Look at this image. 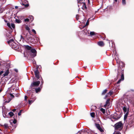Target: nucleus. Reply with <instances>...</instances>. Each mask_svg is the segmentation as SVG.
<instances>
[{"mask_svg": "<svg viewBox=\"0 0 134 134\" xmlns=\"http://www.w3.org/2000/svg\"><path fill=\"white\" fill-rule=\"evenodd\" d=\"M122 101V102H121L119 105H121V107L122 108L124 113H125L124 116V120H126L127 118L129 111V108L127 103L123 101Z\"/></svg>", "mask_w": 134, "mask_h": 134, "instance_id": "obj_1", "label": "nucleus"}, {"mask_svg": "<svg viewBox=\"0 0 134 134\" xmlns=\"http://www.w3.org/2000/svg\"><path fill=\"white\" fill-rule=\"evenodd\" d=\"M123 125L121 121H119L115 124L114 127L115 130L121 131L122 129Z\"/></svg>", "mask_w": 134, "mask_h": 134, "instance_id": "obj_2", "label": "nucleus"}, {"mask_svg": "<svg viewBox=\"0 0 134 134\" xmlns=\"http://www.w3.org/2000/svg\"><path fill=\"white\" fill-rule=\"evenodd\" d=\"M121 117V115L120 114H117V113H114L112 116L111 120L113 121H114L119 119Z\"/></svg>", "mask_w": 134, "mask_h": 134, "instance_id": "obj_3", "label": "nucleus"}, {"mask_svg": "<svg viewBox=\"0 0 134 134\" xmlns=\"http://www.w3.org/2000/svg\"><path fill=\"white\" fill-rule=\"evenodd\" d=\"M40 82V81H39L34 82L31 83L30 87H37L39 85Z\"/></svg>", "mask_w": 134, "mask_h": 134, "instance_id": "obj_4", "label": "nucleus"}, {"mask_svg": "<svg viewBox=\"0 0 134 134\" xmlns=\"http://www.w3.org/2000/svg\"><path fill=\"white\" fill-rule=\"evenodd\" d=\"M109 101L110 99H108L107 100L106 104L104 105V107L106 108H108L110 107Z\"/></svg>", "mask_w": 134, "mask_h": 134, "instance_id": "obj_5", "label": "nucleus"}, {"mask_svg": "<svg viewBox=\"0 0 134 134\" xmlns=\"http://www.w3.org/2000/svg\"><path fill=\"white\" fill-rule=\"evenodd\" d=\"M23 34L25 35V37L26 38L27 40L30 41L31 40H33H33L32 39V37L31 36V35H28V33H27L26 35H25L24 33H23Z\"/></svg>", "mask_w": 134, "mask_h": 134, "instance_id": "obj_6", "label": "nucleus"}, {"mask_svg": "<svg viewBox=\"0 0 134 134\" xmlns=\"http://www.w3.org/2000/svg\"><path fill=\"white\" fill-rule=\"evenodd\" d=\"M14 41V40L13 39H11L9 41H8V43L10 44L12 46V48L13 49H14L15 50L16 49L15 48V46L14 45H13L12 44H13V42Z\"/></svg>", "mask_w": 134, "mask_h": 134, "instance_id": "obj_7", "label": "nucleus"}, {"mask_svg": "<svg viewBox=\"0 0 134 134\" xmlns=\"http://www.w3.org/2000/svg\"><path fill=\"white\" fill-rule=\"evenodd\" d=\"M30 51L33 54L32 55V56L34 57L36 56V51L34 49H31Z\"/></svg>", "mask_w": 134, "mask_h": 134, "instance_id": "obj_8", "label": "nucleus"}, {"mask_svg": "<svg viewBox=\"0 0 134 134\" xmlns=\"http://www.w3.org/2000/svg\"><path fill=\"white\" fill-rule=\"evenodd\" d=\"M39 73L38 71L37 70H36L35 71V76L37 79H39L40 78Z\"/></svg>", "mask_w": 134, "mask_h": 134, "instance_id": "obj_9", "label": "nucleus"}, {"mask_svg": "<svg viewBox=\"0 0 134 134\" xmlns=\"http://www.w3.org/2000/svg\"><path fill=\"white\" fill-rule=\"evenodd\" d=\"M113 93V91H110L107 94L104 98L105 99H106V98L108 97L109 96H110Z\"/></svg>", "mask_w": 134, "mask_h": 134, "instance_id": "obj_10", "label": "nucleus"}, {"mask_svg": "<svg viewBox=\"0 0 134 134\" xmlns=\"http://www.w3.org/2000/svg\"><path fill=\"white\" fill-rule=\"evenodd\" d=\"M98 45L100 46H102L104 45V43L102 41H99L98 42Z\"/></svg>", "mask_w": 134, "mask_h": 134, "instance_id": "obj_11", "label": "nucleus"}, {"mask_svg": "<svg viewBox=\"0 0 134 134\" xmlns=\"http://www.w3.org/2000/svg\"><path fill=\"white\" fill-rule=\"evenodd\" d=\"M24 47L25 48L27 49L28 50H30L31 49V47L30 46L28 45H25Z\"/></svg>", "mask_w": 134, "mask_h": 134, "instance_id": "obj_12", "label": "nucleus"}, {"mask_svg": "<svg viewBox=\"0 0 134 134\" xmlns=\"http://www.w3.org/2000/svg\"><path fill=\"white\" fill-rule=\"evenodd\" d=\"M9 73V71L8 70H7V71L3 74V76H4L7 75Z\"/></svg>", "mask_w": 134, "mask_h": 134, "instance_id": "obj_13", "label": "nucleus"}, {"mask_svg": "<svg viewBox=\"0 0 134 134\" xmlns=\"http://www.w3.org/2000/svg\"><path fill=\"white\" fill-rule=\"evenodd\" d=\"M36 92V93H37L38 92L40 91L41 90V88L40 87H38V88H36L35 89Z\"/></svg>", "mask_w": 134, "mask_h": 134, "instance_id": "obj_14", "label": "nucleus"}, {"mask_svg": "<svg viewBox=\"0 0 134 134\" xmlns=\"http://www.w3.org/2000/svg\"><path fill=\"white\" fill-rule=\"evenodd\" d=\"M25 28V29L26 30H27L28 31V32L29 33L30 32V28L27 25H26Z\"/></svg>", "mask_w": 134, "mask_h": 134, "instance_id": "obj_15", "label": "nucleus"}, {"mask_svg": "<svg viewBox=\"0 0 134 134\" xmlns=\"http://www.w3.org/2000/svg\"><path fill=\"white\" fill-rule=\"evenodd\" d=\"M29 18H30V20L32 22L34 20L33 16L32 15H30Z\"/></svg>", "mask_w": 134, "mask_h": 134, "instance_id": "obj_16", "label": "nucleus"}, {"mask_svg": "<svg viewBox=\"0 0 134 134\" xmlns=\"http://www.w3.org/2000/svg\"><path fill=\"white\" fill-rule=\"evenodd\" d=\"M115 60L118 63L119 62L118 57H115Z\"/></svg>", "mask_w": 134, "mask_h": 134, "instance_id": "obj_17", "label": "nucleus"}, {"mask_svg": "<svg viewBox=\"0 0 134 134\" xmlns=\"http://www.w3.org/2000/svg\"><path fill=\"white\" fill-rule=\"evenodd\" d=\"M107 89H105V90H104L102 93V95L104 94L107 92Z\"/></svg>", "mask_w": 134, "mask_h": 134, "instance_id": "obj_18", "label": "nucleus"}, {"mask_svg": "<svg viewBox=\"0 0 134 134\" xmlns=\"http://www.w3.org/2000/svg\"><path fill=\"white\" fill-rule=\"evenodd\" d=\"M95 32H90V35L91 36H92L93 35H95Z\"/></svg>", "mask_w": 134, "mask_h": 134, "instance_id": "obj_19", "label": "nucleus"}, {"mask_svg": "<svg viewBox=\"0 0 134 134\" xmlns=\"http://www.w3.org/2000/svg\"><path fill=\"white\" fill-rule=\"evenodd\" d=\"M9 114L10 116V117H12L14 115L13 113L12 112H10L9 113Z\"/></svg>", "mask_w": 134, "mask_h": 134, "instance_id": "obj_20", "label": "nucleus"}, {"mask_svg": "<svg viewBox=\"0 0 134 134\" xmlns=\"http://www.w3.org/2000/svg\"><path fill=\"white\" fill-rule=\"evenodd\" d=\"M124 74H122L121 76V80H122V81L124 80Z\"/></svg>", "mask_w": 134, "mask_h": 134, "instance_id": "obj_21", "label": "nucleus"}, {"mask_svg": "<svg viewBox=\"0 0 134 134\" xmlns=\"http://www.w3.org/2000/svg\"><path fill=\"white\" fill-rule=\"evenodd\" d=\"M15 21L16 22L18 23H21V21L20 20L18 19H16L15 20Z\"/></svg>", "mask_w": 134, "mask_h": 134, "instance_id": "obj_22", "label": "nucleus"}, {"mask_svg": "<svg viewBox=\"0 0 134 134\" xmlns=\"http://www.w3.org/2000/svg\"><path fill=\"white\" fill-rule=\"evenodd\" d=\"M122 3L123 5H125L126 4L125 0H122Z\"/></svg>", "mask_w": 134, "mask_h": 134, "instance_id": "obj_23", "label": "nucleus"}, {"mask_svg": "<svg viewBox=\"0 0 134 134\" xmlns=\"http://www.w3.org/2000/svg\"><path fill=\"white\" fill-rule=\"evenodd\" d=\"M91 116L92 117H94L95 113H91L90 114Z\"/></svg>", "mask_w": 134, "mask_h": 134, "instance_id": "obj_24", "label": "nucleus"}, {"mask_svg": "<svg viewBox=\"0 0 134 134\" xmlns=\"http://www.w3.org/2000/svg\"><path fill=\"white\" fill-rule=\"evenodd\" d=\"M100 110L103 113H105V110L103 108H101L100 109Z\"/></svg>", "mask_w": 134, "mask_h": 134, "instance_id": "obj_25", "label": "nucleus"}, {"mask_svg": "<svg viewBox=\"0 0 134 134\" xmlns=\"http://www.w3.org/2000/svg\"><path fill=\"white\" fill-rule=\"evenodd\" d=\"M11 29H12V28L13 29L15 27V25H14V24H11Z\"/></svg>", "mask_w": 134, "mask_h": 134, "instance_id": "obj_26", "label": "nucleus"}, {"mask_svg": "<svg viewBox=\"0 0 134 134\" xmlns=\"http://www.w3.org/2000/svg\"><path fill=\"white\" fill-rule=\"evenodd\" d=\"M96 127L98 129H99V128L100 127V125L98 124H96Z\"/></svg>", "mask_w": 134, "mask_h": 134, "instance_id": "obj_27", "label": "nucleus"}, {"mask_svg": "<svg viewBox=\"0 0 134 134\" xmlns=\"http://www.w3.org/2000/svg\"><path fill=\"white\" fill-rule=\"evenodd\" d=\"M121 64V66H122L124 67V64L122 62H121L120 63V65Z\"/></svg>", "mask_w": 134, "mask_h": 134, "instance_id": "obj_28", "label": "nucleus"}, {"mask_svg": "<svg viewBox=\"0 0 134 134\" xmlns=\"http://www.w3.org/2000/svg\"><path fill=\"white\" fill-rule=\"evenodd\" d=\"M7 25L10 28H11V25H10V23H7Z\"/></svg>", "mask_w": 134, "mask_h": 134, "instance_id": "obj_29", "label": "nucleus"}, {"mask_svg": "<svg viewBox=\"0 0 134 134\" xmlns=\"http://www.w3.org/2000/svg\"><path fill=\"white\" fill-rule=\"evenodd\" d=\"M22 111V110H21L18 113V115L19 116H20L21 115V111Z\"/></svg>", "mask_w": 134, "mask_h": 134, "instance_id": "obj_30", "label": "nucleus"}, {"mask_svg": "<svg viewBox=\"0 0 134 134\" xmlns=\"http://www.w3.org/2000/svg\"><path fill=\"white\" fill-rule=\"evenodd\" d=\"M33 101L32 100H29V103L30 105L31 103L33 102Z\"/></svg>", "mask_w": 134, "mask_h": 134, "instance_id": "obj_31", "label": "nucleus"}, {"mask_svg": "<svg viewBox=\"0 0 134 134\" xmlns=\"http://www.w3.org/2000/svg\"><path fill=\"white\" fill-rule=\"evenodd\" d=\"M0 1L2 2V3H4L6 1V0H0Z\"/></svg>", "mask_w": 134, "mask_h": 134, "instance_id": "obj_32", "label": "nucleus"}, {"mask_svg": "<svg viewBox=\"0 0 134 134\" xmlns=\"http://www.w3.org/2000/svg\"><path fill=\"white\" fill-rule=\"evenodd\" d=\"M129 124H131V126H132L134 125V123L133 122H130L129 123Z\"/></svg>", "mask_w": 134, "mask_h": 134, "instance_id": "obj_33", "label": "nucleus"}, {"mask_svg": "<svg viewBox=\"0 0 134 134\" xmlns=\"http://www.w3.org/2000/svg\"><path fill=\"white\" fill-rule=\"evenodd\" d=\"M99 130H100V131L101 132H102L103 131V130L100 127L99 128V129H98Z\"/></svg>", "mask_w": 134, "mask_h": 134, "instance_id": "obj_34", "label": "nucleus"}, {"mask_svg": "<svg viewBox=\"0 0 134 134\" xmlns=\"http://www.w3.org/2000/svg\"><path fill=\"white\" fill-rule=\"evenodd\" d=\"M114 134H121V133L119 132L118 131L116 132H115Z\"/></svg>", "mask_w": 134, "mask_h": 134, "instance_id": "obj_35", "label": "nucleus"}, {"mask_svg": "<svg viewBox=\"0 0 134 134\" xmlns=\"http://www.w3.org/2000/svg\"><path fill=\"white\" fill-rule=\"evenodd\" d=\"M29 19L27 18V19H25L24 20V21H25L26 22V21H29Z\"/></svg>", "mask_w": 134, "mask_h": 134, "instance_id": "obj_36", "label": "nucleus"}, {"mask_svg": "<svg viewBox=\"0 0 134 134\" xmlns=\"http://www.w3.org/2000/svg\"><path fill=\"white\" fill-rule=\"evenodd\" d=\"M4 126L5 128H7L8 127V125L7 124H5L4 125Z\"/></svg>", "mask_w": 134, "mask_h": 134, "instance_id": "obj_37", "label": "nucleus"}, {"mask_svg": "<svg viewBox=\"0 0 134 134\" xmlns=\"http://www.w3.org/2000/svg\"><path fill=\"white\" fill-rule=\"evenodd\" d=\"M4 10H3L1 8L0 9V13H2L3 11Z\"/></svg>", "mask_w": 134, "mask_h": 134, "instance_id": "obj_38", "label": "nucleus"}, {"mask_svg": "<svg viewBox=\"0 0 134 134\" xmlns=\"http://www.w3.org/2000/svg\"><path fill=\"white\" fill-rule=\"evenodd\" d=\"M121 81H122V80L121 79L119 80L117 83V84H119V83H120Z\"/></svg>", "mask_w": 134, "mask_h": 134, "instance_id": "obj_39", "label": "nucleus"}, {"mask_svg": "<svg viewBox=\"0 0 134 134\" xmlns=\"http://www.w3.org/2000/svg\"><path fill=\"white\" fill-rule=\"evenodd\" d=\"M25 7H28L29 5L28 4H23Z\"/></svg>", "mask_w": 134, "mask_h": 134, "instance_id": "obj_40", "label": "nucleus"}, {"mask_svg": "<svg viewBox=\"0 0 134 134\" xmlns=\"http://www.w3.org/2000/svg\"><path fill=\"white\" fill-rule=\"evenodd\" d=\"M13 122L14 124H15L16 123V120L14 119L13 121Z\"/></svg>", "mask_w": 134, "mask_h": 134, "instance_id": "obj_41", "label": "nucleus"}, {"mask_svg": "<svg viewBox=\"0 0 134 134\" xmlns=\"http://www.w3.org/2000/svg\"><path fill=\"white\" fill-rule=\"evenodd\" d=\"M83 1H84V0H80V1H79L78 2V3H81V2H80L81 1H82V3H83Z\"/></svg>", "mask_w": 134, "mask_h": 134, "instance_id": "obj_42", "label": "nucleus"}, {"mask_svg": "<svg viewBox=\"0 0 134 134\" xmlns=\"http://www.w3.org/2000/svg\"><path fill=\"white\" fill-rule=\"evenodd\" d=\"M32 31L35 34H36V31L34 29H32Z\"/></svg>", "mask_w": 134, "mask_h": 134, "instance_id": "obj_43", "label": "nucleus"}, {"mask_svg": "<svg viewBox=\"0 0 134 134\" xmlns=\"http://www.w3.org/2000/svg\"><path fill=\"white\" fill-rule=\"evenodd\" d=\"M27 97L26 96H25V100L26 101V100L27 99Z\"/></svg>", "mask_w": 134, "mask_h": 134, "instance_id": "obj_44", "label": "nucleus"}, {"mask_svg": "<svg viewBox=\"0 0 134 134\" xmlns=\"http://www.w3.org/2000/svg\"><path fill=\"white\" fill-rule=\"evenodd\" d=\"M89 24V21H88V20L87 22L86 23V25H88Z\"/></svg>", "mask_w": 134, "mask_h": 134, "instance_id": "obj_45", "label": "nucleus"}, {"mask_svg": "<svg viewBox=\"0 0 134 134\" xmlns=\"http://www.w3.org/2000/svg\"><path fill=\"white\" fill-rule=\"evenodd\" d=\"M21 40H24V38L22 35L21 36Z\"/></svg>", "mask_w": 134, "mask_h": 134, "instance_id": "obj_46", "label": "nucleus"}, {"mask_svg": "<svg viewBox=\"0 0 134 134\" xmlns=\"http://www.w3.org/2000/svg\"><path fill=\"white\" fill-rule=\"evenodd\" d=\"M83 6H85V8L86 9L87 8V7H86V5H85V4L84 3H83Z\"/></svg>", "mask_w": 134, "mask_h": 134, "instance_id": "obj_47", "label": "nucleus"}, {"mask_svg": "<svg viewBox=\"0 0 134 134\" xmlns=\"http://www.w3.org/2000/svg\"><path fill=\"white\" fill-rule=\"evenodd\" d=\"M3 72V71H2L0 72V75H1L2 73Z\"/></svg>", "mask_w": 134, "mask_h": 134, "instance_id": "obj_48", "label": "nucleus"}, {"mask_svg": "<svg viewBox=\"0 0 134 134\" xmlns=\"http://www.w3.org/2000/svg\"><path fill=\"white\" fill-rule=\"evenodd\" d=\"M114 57H118V55L116 54H115L114 55Z\"/></svg>", "mask_w": 134, "mask_h": 134, "instance_id": "obj_49", "label": "nucleus"}, {"mask_svg": "<svg viewBox=\"0 0 134 134\" xmlns=\"http://www.w3.org/2000/svg\"><path fill=\"white\" fill-rule=\"evenodd\" d=\"M31 92V91L30 90H29L27 91V93H29Z\"/></svg>", "mask_w": 134, "mask_h": 134, "instance_id": "obj_50", "label": "nucleus"}, {"mask_svg": "<svg viewBox=\"0 0 134 134\" xmlns=\"http://www.w3.org/2000/svg\"><path fill=\"white\" fill-rule=\"evenodd\" d=\"M10 96H11V97H14V95H13L12 93H10Z\"/></svg>", "mask_w": 134, "mask_h": 134, "instance_id": "obj_51", "label": "nucleus"}, {"mask_svg": "<svg viewBox=\"0 0 134 134\" xmlns=\"http://www.w3.org/2000/svg\"><path fill=\"white\" fill-rule=\"evenodd\" d=\"M18 8V7L17 6H15V9H17Z\"/></svg>", "mask_w": 134, "mask_h": 134, "instance_id": "obj_52", "label": "nucleus"}, {"mask_svg": "<svg viewBox=\"0 0 134 134\" xmlns=\"http://www.w3.org/2000/svg\"><path fill=\"white\" fill-rule=\"evenodd\" d=\"M77 134H81V132L80 131L78 132L77 133Z\"/></svg>", "mask_w": 134, "mask_h": 134, "instance_id": "obj_53", "label": "nucleus"}, {"mask_svg": "<svg viewBox=\"0 0 134 134\" xmlns=\"http://www.w3.org/2000/svg\"><path fill=\"white\" fill-rule=\"evenodd\" d=\"M16 110V109H14L12 110V111L13 112H14Z\"/></svg>", "mask_w": 134, "mask_h": 134, "instance_id": "obj_54", "label": "nucleus"}, {"mask_svg": "<svg viewBox=\"0 0 134 134\" xmlns=\"http://www.w3.org/2000/svg\"><path fill=\"white\" fill-rule=\"evenodd\" d=\"M41 82L42 84L43 83V81L42 79V81H41Z\"/></svg>", "mask_w": 134, "mask_h": 134, "instance_id": "obj_55", "label": "nucleus"}, {"mask_svg": "<svg viewBox=\"0 0 134 134\" xmlns=\"http://www.w3.org/2000/svg\"><path fill=\"white\" fill-rule=\"evenodd\" d=\"M33 63L34 64H36V62L35 61H33Z\"/></svg>", "mask_w": 134, "mask_h": 134, "instance_id": "obj_56", "label": "nucleus"}, {"mask_svg": "<svg viewBox=\"0 0 134 134\" xmlns=\"http://www.w3.org/2000/svg\"><path fill=\"white\" fill-rule=\"evenodd\" d=\"M78 16V15H76V19H77H77H78L77 18V16Z\"/></svg>", "mask_w": 134, "mask_h": 134, "instance_id": "obj_57", "label": "nucleus"}, {"mask_svg": "<svg viewBox=\"0 0 134 134\" xmlns=\"http://www.w3.org/2000/svg\"><path fill=\"white\" fill-rule=\"evenodd\" d=\"M36 43V42L35 41V42L33 41L32 42V43Z\"/></svg>", "mask_w": 134, "mask_h": 134, "instance_id": "obj_58", "label": "nucleus"}, {"mask_svg": "<svg viewBox=\"0 0 134 134\" xmlns=\"http://www.w3.org/2000/svg\"><path fill=\"white\" fill-rule=\"evenodd\" d=\"M114 0L116 2H117V0Z\"/></svg>", "mask_w": 134, "mask_h": 134, "instance_id": "obj_59", "label": "nucleus"}, {"mask_svg": "<svg viewBox=\"0 0 134 134\" xmlns=\"http://www.w3.org/2000/svg\"><path fill=\"white\" fill-rule=\"evenodd\" d=\"M4 21L5 22H7V21L6 20H5Z\"/></svg>", "mask_w": 134, "mask_h": 134, "instance_id": "obj_60", "label": "nucleus"}, {"mask_svg": "<svg viewBox=\"0 0 134 134\" xmlns=\"http://www.w3.org/2000/svg\"><path fill=\"white\" fill-rule=\"evenodd\" d=\"M15 71H16V72H17V71H17V70H15Z\"/></svg>", "mask_w": 134, "mask_h": 134, "instance_id": "obj_61", "label": "nucleus"}, {"mask_svg": "<svg viewBox=\"0 0 134 134\" xmlns=\"http://www.w3.org/2000/svg\"><path fill=\"white\" fill-rule=\"evenodd\" d=\"M1 90H0V92H1Z\"/></svg>", "mask_w": 134, "mask_h": 134, "instance_id": "obj_62", "label": "nucleus"}, {"mask_svg": "<svg viewBox=\"0 0 134 134\" xmlns=\"http://www.w3.org/2000/svg\"><path fill=\"white\" fill-rule=\"evenodd\" d=\"M93 107H94V106H93Z\"/></svg>", "mask_w": 134, "mask_h": 134, "instance_id": "obj_63", "label": "nucleus"}, {"mask_svg": "<svg viewBox=\"0 0 134 134\" xmlns=\"http://www.w3.org/2000/svg\"><path fill=\"white\" fill-rule=\"evenodd\" d=\"M1 64L0 63V66L1 65Z\"/></svg>", "mask_w": 134, "mask_h": 134, "instance_id": "obj_64", "label": "nucleus"}]
</instances>
